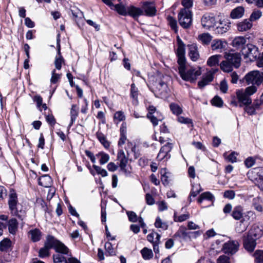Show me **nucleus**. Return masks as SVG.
<instances>
[{
	"label": "nucleus",
	"instance_id": "nucleus-60",
	"mask_svg": "<svg viewBox=\"0 0 263 263\" xmlns=\"http://www.w3.org/2000/svg\"><path fill=\"white\" fill-rule=\"evenodd\" d=\"M211 103L213 105L217 106V107H221L223 104V101L222 99L218 97L215 96L211 101Z\"/></svg>",
	"mask_w": 263,
	"mask_h": 263
},
{
	"label": "nucleus",
	"instance_id": "nucleus-16",
	"mask_svg": "<svg viewBox=\"0 0 263 263\" xmlns=\"http://www.w3.org/2000/svg\"><path fill=\"white\" fill-rule=\"evenodd\" d=\"M262 235L263 227L261 226L253 225L248 235L255 238V239H257L260 238Z\"/></svg>",
	"mask_w": 263,
	"mask_h": 263
},
{
	"label": "nucleus",
	"instance_id": "nucleus-39",
	"mask_svg": "<svg viewBox=\"0 0 263 263\" xmlns=\"http://www.w3.org/2000/svg\"><path fill=\"white\" fill-rule=\"evenodd\" d=\"M220 68L222 70L226 72H230L233 70L234 66L232 63L229 62L228 60L222 61L220 63Z\"/></svg>",
	"mask_w": 263,
	"mask_h": 263
},
{
	"label": "nucleus",
	"instance_id": "nucleus-63",
	"mask_svg": "<svg viewBox=\"0 0 263 263\" xmlns=\"http://www.w3.org/2000/svg\"><path fill=\"white\" fill-rule=\"evenodd\" d=\"M257 90V88L254 85L248 87L244 90L249 96L254 93Z\"/></svg>",
	"mask_w": 263,
	"mask_h": 263
},
{
	"label": "nucleus",
	"instance_id": "nucleus-50",
	"mask_svg": "<svg viewBox=\"0 0 263 263\" xmlns=\"http://www.w3.org/2000/svg\"><path fill=\"white\" fill-rule=\"evenodd\" d=\"M49 250L50 249L44 246L40 249L39 251V256L42 258L48 257L50 254Z\"/></svg>",
	"mask_w": 263,
	"mask_h": 263
},
{
	"label": "nucleus",
	"instance_id": "nucleus-33",
	"mask_svg": "<svg viewBox=\"0 0 263 263\" xmlns=\"http://www.w3.org/2000/svg\"><path fill=\"white\" fill-rule=\"evenodd\" d=\"M244 8L242 7L239 6L234 9L231 13V16L232 18H239L241 17L244 14Z\"/></svg>",
	"mask_w": 263,
	"mask_h": 263
},
{
	"label": "nucleus",
	"instance_id": "nucleus-45",
	"mask_svg": "<svg viewBox=\"0 0 263 263\" xmlns=\"http://www.w3.org/2000/svg\"><path fill=\"white\" fill-rule=\"evenodd\" d=\"M155 226L157 228H161L163 230H166L168 229V224L166 222L162 221L161 219L158 217H157L155 222Z\"/></svg>",
	"mask_w": 263,
	"mask_h": 263
},
{
	"label": "nucleus",
	"instance_id": "nucleus-3",
	"mask_svg": "<svg viewBox=\"0 0 263 263\" xmlns=\"http://www.w3.org/2000/svg\"><path fill=\"white\" fill-rule=\"evenodd\" d=\"M129 155H125L123 149H119L117 154V164L120 167V171L126 176H128L132 172V167L128 164Z\"/></svg>",
	"mask_w": 263,
	"mask_h": 263
},
{
	"label": "nucleus",
	"instance_id": "nucleus-31",
	"mask_svg": "<svg viewBox=\"0 0 263 263\" xmlns=\"http://www.w3.org/2000/svg\"><path fill=\"white\" fill-rule=\"evenodd\" d=\"M70 122L69 124V127H71L73 123L75 122L76 119L78 116V108L76 105L73 104L70 112Z\"/></svg>",
	"mask_w": 263,
	"mask_h": 263
},
{
	"label": "nucleus",
	"instance_id": "nucleus-28",
	"mask_svg": "<svg viewBox=\"0 0 263 263\" xmlns=\"http://www.w3.org/2000/svg\"><path fill=\"white\" fill-rule=\"evenodd\" d=\"M197 39L202 45H208L211 42L212 36L209 33H203L199 34Z\"/></svg>",
	"mask_w": 263,
	"mask_h": 263
},
{
	"label": "nucleus",
	"instance_id": "nucleus-4",
	"mask_svg": "<svg viewBox=\"0 0 263 263\" xmlns=\"http://www.w3.org/2000/svg\"><path fill=\"white\" fill-rule=\"evenodd\" d=\"M179 24L184 28H189L192 23V14L190 9H181L178 13Z\"/></svg>",
	"mask_w": 263,
	"mask_h": 263
},
{
	"label": "nucleus",
	"instance_id": "nucleus-5",
	"mask_svg": "<svg viewBox=\"0 0 263 263\" xmlns=\"http://www.w3.org/2000/svg\"><path fill=\"white\" fill-rule=\"evenodd\" d=\"M241 53L245 58H248L251 61L256 60L259 55L258 48L251 44L244 47L241 50Z\"/></svg>",
	"mask_w": 263,
	"mask_h": 263
},
{
	"label": "nucleus",
	"instance_id": "nucleus-54",
	"mask_svg": "<svg viewBox=\"0 0 263 263\" xmlns=\"http://www.w3.org/2000/svg\"><path fill=\"white\" fill-rule=\"evenodd\" d=\"M262 15V12L258 10H254L252 13L251 14L250 17V21H255L258 19H259Z\"/></svg>",
	"mask_w": 263,
	"mask_h": 263
},
{
	"label": "nucleus",
	"instance_id": "nucleus-11",
	"mask_svg": "<svg viewBox=\"0 0 263 263\" xmlns=\"http://www.w3.org/2000/svg\"><path fill=\"white\" fill-rule=\"evenodd\" d=\"M176 53L178 57L177 62L179 66L185 64V45L179 39H178V48Z\"/></svg>",
	"mask_w": 263,
	"mask_h": 263
},
{
	"label": "nucleus",
	"instance_id": "nucleus-34",
	"mask_svg": "<svg viewBox=\"0 0 263 263\" xmlns=\"http://www.w3.org/2000/svg\"><path fill=\"white\" fill-rule=\"evenodd\" d=\"M54 250L57 252L64 254H68L69 252V249L63 243L58 241L55 246Z\"/></svg>",
	"mask_w": 263,
	"mask_h": 263
},
{
	"label": "nucleus",
	"instance_id": "nucleus-46",
	"mask_svg": "<svg viewBox=\"0 0 263 263\" xmlns=\"http://www.w3.org/2000/svg\"><path fill=\"white\" fill-rule=\"evenodd\" d=\"M256 263H263V250H257L253 254Z\"/></svg>",
	"mask_w": 263,
	"mask_h": 263
},
{
	"label": "nucleus",
	"instance_id": "nucleus-41",
	"mask_svg": "<svg viewBox=\"0 0 263 263\" xmlns=\"http://www.w3.org/2000/svg\"><path fill=\"white\" fill-rule=\"evenodd\" d=\"M130 97L134 100L133 103L137 104L138 103V89L135 84L133 83L130 87Z\"/></svg>",
	"mask_w": 263,
	"mask_h": 263
},
{
	"label": "nucleus",
	"instance_id": "nucleus-36",
	"mask_svg": "<svg viewBox=\"0 0 263 263\" xmlns=\"http://www.w3.org/2000/svg\"><path fill=\"white\" fill-rule=\"evenodd\" d=\"M221 58V55L220 54L214 55L210 57L207 61V65L210 67L218 65Z\"/></svg>",
	"mask_w": 263,
	"mask_h": 263
},
{
	"label": "nucleus",
	"instance_id": "nucleus-43",
	"mask_svg": "<svg viewBox=\"0 0 263 263\" xmlns=\"http://www.w3.org/2000/svg\"><path fill=\"white\" fill-rule=\"evenodd\" d=\"M141 253L142 257L145 260L150 259L153 257L152 250L146 247L141 250Z\"/></svg>",
	"mask_w": 263,
	"mask_h": 263
},
{
	"label": "nucleus",
	"instance_id": "nucleus-40",
	"mask_svg": "<svg viewBox=\"0 0 263 263\" xmlns=\"http://www.w3.org/2000/svg\"><path fill=\"white\" fill-rule=\"evenodd\" d=\"M170 108L172 113L177 116L181 114L183 111L182 107L175 103H171L170 104Z\"/></svg>",
	"mask_w": 263,
	"mask_h": 263
},
{
	"label": "nucleus",
	"instance_id": "nucleus-59",
	"mask_svg": "<svg viewBox=\"0 0 263 263\" xmlns=\"http://www.w3.org/2000/svg\"><path fill=\"white\" fill-rule=\"evenodd\" d=\"M126 214L130 222H136L137 221L138 217L135 212L133 211H127Z\"/></svg>",
	"mask_w": 263,
	"mask_h": 263
},
{
	"label": "nucleus",
	"instance_id": "nucleus-9",
	"mask_svg": "<svg viewBox=\"0 0 263 263\" xmlns=\"http://www.w3.org/2000/svg\"><path fill=\"white\" fill-rule=\"evenodd\" d=\"M239 246V244L238 241L230 240L224 243L223 250L225 253L232 255L238 250Z\"/></svg>",
	"mask_w": 263,
	"mask_h": 263
},
{
	"label": "nucleus",
	"instance_id": "nucleus-20",
	"mask_svg": "<svg viewBox=\"0 0 263 263\" xmlns=\"http://www.w3.org/2000/svg\"><path fill=\"white\" fill-rule=\"evenodd\" d=\"M125 148L127 155H129V153L131 152L134 154V158L135 159H137L138 157H139L140 153L138 150L137 149L135 143L128 141Z\"/></svg>",
	"mask_w": 263,
	"mask_h": 263
},
{
	"label": "nucleus",
	"instance_id": "nucleus-15",
	"mask_svg": "<svg viewBox=\"0 0 263 263\" xmlns=\"http://www.w3.org/2000/svg\"><path fill=\"white\" fill-rule=\"evenodd\" d=\"M218 69H214L208 71L206 74L204 76L202 79L198 82V86L200 88H202L207 85L213 79V74L217 71Z\"/></svg>",
	"mask_w": 263,
	"mask_h": 263
},
{
	"label": "nucleus",
	"instance_id": "nucleus-29",
	"mask_svg": "<svg viewBox=\"0 0 263 263\" xmlns=\"http://www.w3.org/2000/svg\"><path fill=\"white\" fill-rule=\"evenodd\" d=\"M174 237H180L184 240H186L190 238L189 232H187L186 229L184 227H180L174 234Z\"/></svg>",
	"mask_w": 263,
	"mask_h": 263
},
{
	"label": "nucleus",
	"instance_id": "nucleus-58",
	"mask_svg": "<svg viewBox=\"0 0 263 263\" xmlns=\"http://www.w3.org/2000/svg\"><path fill=\"white\" fill-rule=\"evenodd\" d=\"M114 120L117 121L118 122H121L125 119V116L124 114L122 111H117L114 115Z\"/></svg>",
	"mask_w": 263,
	"mask_h": 263
},
{
	"label": "nucleus",
	"instance_id": "nucleus-24",
	"mask_svg": "<svg viewBox=\"0 0 263 263\" xmlns=\"http://www.w3.org/2000/svg\"><path fill=\"white\" fill-rule=\"evenodd\" d=\"M143 14V10L134 6L127 7V15H128L134 18L138 17Z\"/></svg>",
	"mask_w": 263,
	"mask_h": 263
},
{
	"label": "nucleus",
	"instance_id": "nucleus-21",
	"mask_svg": "<svg viewBox=\"0 0 263 263\" xmlns=\"http://www.w3.org/2000/svg\"><path fill=\"white\" fill-rule=\"evenodd\" d=\"M246 43V39L245 37L237 36L233 40L231 45L237 49H242Z\"/></svg>",
	"mask_w": 263,
	"mask_h": 263
},
{
	"label": "nucleus",
	"instance_id": "nucleus-56",
	"mask_svg": "<svg viewBox=\"0 0 263 263\" xmlns=\"http://www.w3.org/2000/svg\"><path fill=\"white\" fill-rule=\"evenodd\" d=\"M167 21L171 28L174 30L176 32H177V25L176 20L172 16L167 17Z\"/></svg>",
	"mask_w": 263,
	"mask_h": 263
},
{
	"label": "nucleus",
	"instance_id": "nucleus-1",
	"mask_svg": "<svg viewBox=\"0 0 263 263\" xmlns=\"http://www.w3.org/2000/svg\"><path fill=\"white\" fill-rule=\"evenodd\" d=\"M178 70L181 78L183 80L190 82H194L201 74L200 67H188L185 64L179 65Z\"/></svg>",
	"mask_w": 263,
	"mask_h": 263
},
{
	"label": "nucleus",
	"instance_id": "nucleus-6",
	"mask_svg": "<svg viewBox=\"0 0 263 263\" xmlns=\"http://www.w3.org/2000/svg\"><path fill=\"white\" fill-rule=\"evenodd\" d=\"M216 23L215 15L213 13H205L201 18V25L205 29L213 30L216 26Z\"/></svg>",
	"mask_w": 263,
	"mask_h": 263
},
{
	"label": "nucleus",
	"instance_id": "nucleus-48",
	"mask_svg": "<svg viewBox=\"0 0 263 263\" xmlns=\"http://www.w3.org/2000/svg\"><path fill=\"white\" fill-rule=\"evenodd\" d=\"M158 115H151V114H147V117L148 118L151 122L153 123V125L154 126H156L158 125V121H161L162 119V118H161L160 116H158Z\"/></svg>",
	"mask_w": 263,
	"mask_h": 263
},
{
	"label": "nucleus",
	"instance_id": "nucleus-35",
	"mask_svg": "<svg viewBox=\"0 0 263 263\" xmlns=\"http://www.w3.org/2000/svg\"><path fill=\"white\" fill-rule=\"evenodd\" d=\"M161 235L157 232H153L147 236V240L152 242L153 244L154 242H160Z\"/></svg>",
	"mask_w": 263,
	"mask_h": 263
},
{
	"label": "nucleus",
	"instance_id": "nucleus-52",
	"mask_svg": "<svg viewBox=\"0 0 263 263\" xmlns=\"http://www.w3.org/2000/svg\"><path fill=\"white\" fill-rule=\"evenodd\" d=\"M54 263H67V259L60 254L53 255Z\"/></svg>",
	"mask_w": 263,
	"mask_h": 263
},
{
	"label": "nucleus",
	"instance_id": "nucleus-55",
	"mask_svg": "<svg viewBox=\"0 0 263 263\" xmlns=\"http://www.w3.org/2000/svg\"><path fill=\"white\" fill-rule=\"evenodd\" d=\"M105 249L107 253L109 255H115V251L112 247V245L110 242H107L105 244Z\"/></svg>",
	"mask_w": 263,
	"mask_h": 263
},
{
	"label": "nucleus",
	"instance_id": "nucleus-38",
	"mask_svg": "<svg viewBox=\"0 0 263 263\" xmlns=\"http://www.w3.org/2000/svg\"><path fill=\"white\" fill-rule=\"evenodd\" d=\"M96 158L99 159L100 164L103 165L106 163L109 160L110 157L108 154L104 152H101L96 155Z\"/></svg>",
	"mask_w": 263,
	"mask_h": 263
},
{
	"label": "nucleus",
	"instance_id": "nucleus-53",
	"mask_svg": "<svg viewBox=\"0 0 263 263\" xmlns=\"http://www.w3.org/2000/svg\"><path fill=\"white\" fill-rule=\"evenodd\" d=\"M190 217L189 214H184L177 216L175 213L174 216V219L175 222H183L187 220Z\"/></svg>",
	"mask_w": 263,
	"mask_h": 263
},
{
	"label": "nucleus",
	"instance_id": "nucleus-14",
	"mask_svg": "<svg viewBox=\"0 0 263 263\" xmlns=\"http://www.w3.org/2000/svg\"><path fill=\"white\" fill-rule=\"evenodd\" d=\"M227 44V42L224 40L215 39L212 42L211 49L212 50L221 52L226 49Z\"/></svg>",
	"mask_w": 263,
	"mask_h": 263
},
{
	"label": "nucleus",
	"instance_id": "nucleus-42",
	"mask_svg": "<svg viewBox=\"0 0 263 263\" xmlns=\"http://www.w3.org/2000/svg\"><path fill=\"white\" fill-rule=\"evenodd\" d=\"M58 241L59 240L55 239L53 237L51 236H48L47 237L46 241L45 242L44 246L47 247L50 249L52 248H53L54 249L57 242H58Z\"/></svg>",
	"mask_w": 263,
	"mask_h": 263
},
{
	"label": "nucleus",
	"instance_id": "nucleus-37",
	"mask_svg": "<svg viewBox=\"0 0 263 263\" xmlns=\"http://www.w3.org/2000/svg\"><path fill=\"white\" fill-rule=\"evenodd\" d=\"M112 9H115L119 14L126 16L127 13V7H125L122 4H117L112 6Z\"/></svg>",
	"mask_w": 263,
	"mask_h": 263
},
{
	"label": "nucleus",
	"instance_id": "nucleus-22",
	"mask_svg": "<svg viewBox=\"0 0 263 263\" xmlns=\"http://www.w3.org/2000/svg\"><path fill=\"white\" fill-rule=\"evenodd\" d=\"M42 233L38 229H33L28 232V237L33 242H37L42 238Z\"/></svg>",
	"mask_w": 263,
	"mask_h": 263
},
{
	"label": "nucleus",
	"instance_id": "nucleus-57",
	"mask_svg": "<svg viewBox=\"0 0 263 263\" xmlns=\"http://www.w3.org/2000/svg\"><path fill=\"white\" fill-rule=\"evenodd\" d=\"M51 78L50 79V82L52 84L57 83L60 79L61 74L56 73L55 69H53L51 73Z\"/></svg>",
	"mask_w": 263,
	"mask_h": 263
},
{
	"label": "nucleus",
	"instance_id": "nucleus-12",
	"mask_svg": "<svg viewBox=\"0 0 263 263\" xmlns=\"http://www.w3.org/2000/svg\"><path fill=\"white\" fill-rule=\"evenodd\" d=\"M60 34H58L57 42V55L55 58L54 64L57 69L60 70L62 68V65L64 64L65 60L61 55V49H60Z\"/></svg>",
	"mask_w": 263,
	"mask_h": 263
},
{
	"label": "nucleus",
	"instance_id": "nucleus-49",
	"mask_svg": "<svg viewBox=\"0 0 263 263\" xmlns=\"http://www.w3.org/2000/svg\"><path fill=\"white\" fill-rule=\"evenodd\" d=\"M238 156V154L235 152H232L230 155L228 156L227 155V153H224L223 154V156L225 159L229 162L231 163H234L237 161V157Z\"/></svg>",
	"mask_w": 263,
	"mask_h": 263
},
{
	"label": "nucleus",
	"instance_id": "nucleus-25",
	"mask_svg": "<svg viewBox=\"0 0 263 263\" xmlns=\"http://www.w3.org/2000/svg\"><path fill=\"white\" fill-rule=\"evenodd\" d=\"M189 55L190 59L193 61H196L199 57V54L198 51L197 47L196 45H191L189 47Z\"/></svg>",
	"mask_w": 263,
	"mask_h": 263
},
{
	"label": "nucleus",
	"instance_id": "nucleus-64",
	"mask_svg": "<svg viewBox=\"0 0 263 263\" xmlns=\"http://www.w3.org/2000/svg\"><path fill=\"white\" fill-rule=\"evenodd\" d=\"M217 263H230V258L226 255H221L217 259Z\"/></svg>",
	"mask_w": 263,
	"mask_h": 263
},
{
	"label": "nucleus",
	"instance_id": "nucleus-44",
	"mask_svg": "<svg viewBox=\"0 0 263 263\" xmlns=\"http://www.w3.org/2000/svg\"><path fill=\"white\" fill-rule=\"evenodd\" d=\"M8 216L6 215H0V231H3L4 229H6L8 222Z\"/></svg>",
	"mask_w": 263,
	"mask_h": 263
},
{
	"label": "nucleus",
	"instance_id": "nucleus-17",
	"mask_svg": "<svg viewBox=\"0 0 263 263\" xmlns=\"http://www.w3.org/2000/svg\"><path fill=\"white\" fill-rule=\"evenodd\" d=\"M256 239L248 235L243 239V246L245 249L249 252H252L256 245Z\"/></svg>",
	"mask_w": 263,
	"mask_h": 263
},
{
	"label": "nucleus",
	"instance_id": "nucleus-26",
	"mask_svg": "<svg viewBox=\"0 0 263 263\" xmlns=\"http://www.w3.org/2000/svg\"><path fill=\"white\" fill-rule=\"evenodd\" d=\"M39 184L45 187H50L52 184V179L48 175H43L39 178Z\"/></svg>",
	"mask_w": 263,
	"mask_h": 263
},
{
	"label": "nucleus",
	"instance_id": "nucleus-13",
	"mask_svg": "<svg viewBox=\"0 0 263 263\" xmlns=\"http://www.w3.org/2000/svg\"><path fill=\"white\" fill-rule=\"evenodd\" d=\"M173 147V145L171 143H167L162 146L157 156L158 160H162L164 159H168L171 157L169 153Z\"/></svg>",
	"mask_w": 263,
	"mask_h": 263
},
{
	"label": "nucleus",
	"instance_id": "nucleus-32",
	"mask_svg": "<svg viewBox=\"0 0 263 263\" xmlns=\"http://www.w3.org/2000/svg\"><path fill=\"white\" fill-rule=\"evenodd\" d=\"M252 24L250 20H245L237 25V29L239 31H246L250 29Z\"/></svg>",
	"mask_w": 263,
	"mask_h": 263
},
{
	"label": "nucleus",
	"instance_id": "nucleus-7",
	"mask_svg": "<svg viewBox=\"0 0 263 263\" xmlns=\"http://www.w3.org/2000/svg\"><path fill=\"white\" fill-rule=\"evenodd\" d=\"M245 79L248 85H259L263 80V74L258 71H252L246 76Z\"/></svg>",
	"mask_w": 263,
	"mask_h": 263
},
{
	"label": "nucleus",
	"instance_id": "nucleus-8",
	"mask_svg": "<svg viewBox=\"0 0 263 263\" xmlns=\"http://www.w3.org/2000/svg\"><path fill=\"white\" fill-rule=\"evenodd\" d=\"M230 28V22L228 20L223 19L216 23V26L213 30L215 33L222 34L227 32Z\"/></svg>",
	"mask_w": 263,
	"mask_h": 263
},
{
	"label": "nucleus",
	"instance_id": "nucleus-30",
	"mask_svg": "<svg viewBox=\"0 0 263 263\" xmlns=\"http://www.w3.org/2000/svg\"><path fill=\"white\" fill-rule=\"evenodd\" d=\"M204 200H206L212 202L214 200V195L210 192H205L202 193L197 199V202L201 204Z\"/></svg>",
	"mask_w": 263,
	"mask_h": 263
},
{
	"label": "nucleus",
	"instance_id": "nucleus-61",
	"mask_svg": "<svg viewBox=\"0 0 263 263\" xmlns=\"http://www.w3.org/2000/svg\"><path fill=\"white\" fill-rule=\"evenodd\" d=\"M255 107L251 106H246L245 107V111L250 115H252L255 114L256 108L259 107V104L258 103L254 104Z\"/></svg>",
	"mask_w": 263,
	"mask_h": 263
},
{
	"label": "nucleus",
	"instance_id": "nucleus-47",
	"mask_svg": "<svg viewBox=\"0 0 263 263\" xmlns=\"http://www.w3.org/2000/svg\"><path fill=\"white\" fill-rule=\"evenodd\" d=\"M97 137L98 139L104 146L105 148H107L109 146V143L107 141L106 137L103 134L98 132L97 133Z\"/></svg>",
	"mask_w": 263,
	"mask_h": 263
},
{
	"label": "nucleus",
	"instance_id": "nucleus-19",
	"mask_svg": "<svg viewBox=\"0 0 263 263\" xmlns=\"http://www.w3.org/2000/svg\"><path fill=\"white\" fill-rule=\"evenodd\" d=\"M142 9L147 15L152 16L156 13L155 6L152 2H144L142 5Z\"/></svg>",
	"mask_w": 263,
	"mask_h": 263
},
{
	"label": "nucleus",
	"instance_id": "nucleus-18",
	"mask_svg": "<svg viewBox=\"0 0 263 263\" xmlns=\"http://www.w3.org/2000/svg\"><path fill=\"white\" fill-rule=\"evenodd\" d=\"M236 95L239 101L243 104H251V100L250 98V96L242 89L237 90L236 91Z\"/></svg>",
	"mask_w": 263,
	"mask_h": 263
},
{
	"label": "nucleus",
	"instance_id": "nucleus-51",
	"mask_svg": "<svg viewBox=\"0 0 263 263\" xmlns=\"http://www.w3.org/2000/svg\"><path fill=\"white\" fill-rule=\"evenodd\" d=\"M11 245V241L8 239H5L0 242V250L2 251L7 250Z\"/></svg>",
	"mask_w": 263,
	"mask_h": 263
},
{
	"label": "nucleus",
	"instance_id": "nucleus-10",
	"mask_svg": "<svg viewBox=\"0 0 263 263\" xmlns=\"http://www.w3.org/2000/svg\"><path fill=\"white\" fill-rule=\"evenodd\" d=\"M224 57L227 60L233 64L234 67L235 68L239 67L241 57L239 53L234 52H226Z\"/></svg>",
	"mask_w": 263,
	"mask_h": 263
},
{
	"label": "nucleus",
	"instance_id": "nucleus-62",
	"mask_svg": "<svg viewBox=\"0 0 263 263\" xmlns=\"http://www.w3.org/2000/svg\"><path fill=\"white\" fill-rule=\"evenodd\" d=\"M181 4L184 7L183 9H189L193 5V0H182Z\"/></svg>",
	"mask_w": 263,
	"mask_h": 263
},
{
	"label": "nucleus",
	"instance_id": "nucleus-23",
	"mask_svg": "<svg viewBox=\"0 0 263 263\" xmlns=\"http://www.w3.org/2000/svg\"><path fill=\"white\" fill-rule=\"evenodd\" d=\"M18 222L15 218L9 219L7 224L9 232L12 235H15L18 230Z\"/></svg>",
	"mask_w": 263,
	"mask_h": 263
},
{
	"label": "nucleus",
	"instance_id": "nucleus-2",
	"mask_svg": "<svg viewBox=\"0 0 263 263\" xmlns=\"http://www.w3.org/2000/svg\"><path fill=\"white\" fill-rule=\"evenodd\" d=\"M8 197V203L11 213L23 220L25 216V211L18 209L19 203L16 192L13 190H10Z\"/></svg>",
	"mask_w": 263,
	"mask_h": 263
},
{
	"label": "nucleus",
	"instance_id": "nucleus-27",
	"mask_svg": "<svg viewBox=\"0 0 263 263\" xmlns=\"http://www.w3.org/2000/svg\"><path fill=\"white\" fill-rule=\"evenodd\" d=\"M243 215V209L241 205H237L234 207L232 211V216L235 220H240Z\"/></svg>",
	"mask_w": 263,
	"mask_h": 263
}]
</instances>
